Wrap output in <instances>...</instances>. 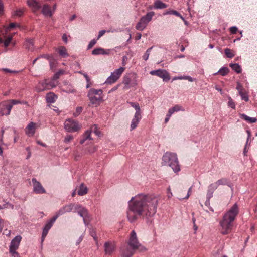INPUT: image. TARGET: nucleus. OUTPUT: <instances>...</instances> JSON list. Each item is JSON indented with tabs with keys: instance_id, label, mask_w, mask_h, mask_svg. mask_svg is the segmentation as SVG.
I'll return each instance as SVG.
<instances>
[{
	"instance_id": "obj_1",
	"label": "nucleus",
	"mask_w": 257,
	"mask_h": 257,
	"mask_svg": "<svg viewBox=\"0 0 257 257\" xmlns=\"http://www.w3.org/2000/svg\"><path fill=\"white\" fill-rule=\"evenodd\" d=\"M158 202V197L153 194H140L132 197L128 202V220L130 222L135 221L137 219L135 214L146 217L153 216L156 213Z\"/></svg>"
},
{
	"instance_id": "obj_2",
	"label": "nucleus",
	"mask_w": 257,
	"mask_h": 257,
	"mask_svg": "<svg viewBox=\"0 0 257 257\" xmlns=\"http://www.w3.org/2000/svg\"><path fill=\"white\" fill-rule=\"evenodd\" d=\"M239 212L238 206L235 203L223 215L222 219L220 221V232L223 235H226L230 233L233 222Z\"/></svg>"
},
{
	"instance_id": "obj_3",
	"label": "nucleus",
	"mask_w": 257,
	"mask_h": 257,
	"mask_svg": "<svg viewBox=\"0 0 257 257\" xmlns=\"http://www.w3.org/2000/svg\"><path fill=\"white\" fill-rule=\"evenodd\" d=\"M162 165L170 167L173 171L177 173L180 171V165L179 164L177 155L175 153L166 152L162 157Z\"/></svg>"
},
{
	"instance_id": "obj_4",
	"label": "nucleus",
	"mask_w": 257,
	"mask_h": 257,
	"mask_svg": "<svg viewBox=\"0 0 257 257\" xmlns=\"http://www.w3.org/2000/svg\"><path fill=\"white\" fill-rule=\"evenodd\" d=\"M88 97L91 103L97 107L103 101V91L100 89L91 88L88 91Z\"/></svg>"
},
{
	"instance_id": "obj_5",
	"label": "nucleus",
	"mask_w": 257,
	"mask_h": 257,
	"mask_svg": "<svg viewBox=\"0 0 257 257\" xmlns=\"http://www.w3.org/2000/svg\"><path fill=\"white\" fill-rule=\"evenodd\" d=\"M128 245L133 249H138L140 251L147 250L146 248L142 245L139 241L137 234L134 230H132L130 233V238L127 242Z\"/></svg>"
},
{
	"instance_id": "obj_6",
	"label": "nucleus",
	"mask_w": 257,
	"mask_h": 257,
	"mask_svg": "<svg viewBox=\"0 0 257 257\" xmlns=\"http://www.w3.org/2000/svg\"><path fill=\"white\" fill-rule=\"evenodd\" d=\"M125 70V68L121 67L115 69L111 73L110 75L106 79L105 84H112L115 83L120 77L122 74Z\"/></svg>"
},
{
	"instance_id": "obj_7",
	"label": "nucleus",
	"mask_w": 257,
	"mask_h": 257,
	"mask_svg": "<svg viewBox=\"0 0 257 257\" xmlns=\"http://www.w3.org/2000/svg\"><path fill=\"white\" fill-rule=\"evenodd\" d=\"M21 240L22 237L19 235L15 236L11 241L9 246V251L13 257H19V253L17 251V250L19 247Z\"/></svg>"
},
{
	"instance_id": "obj_8",
	"label": "nucleus",
	"mask_w": 257,
	"mask_h": 257,
	"mask_svg": "<svg viewBox=\"0 0 257 257\" xmlns=\"http://www.w3.org/2000/svg\"><path fill=\"white\" fill-rule=\"evenodd\" d=\"M81 126L77 121L72 119H68L64 122V128L67 132H74L79 131Z\"/></svg>"
},
{
	"instance_id": "obj_9",
	"label": "nucleus",
	"mask_w": 257,
	"mask_h": 257,
	"mask_svg": "<svg viewBox=\"0 0 257 257\" xmlns=\"http://www.w3.org/2000/svg\"><path fill=\"white\" fill-rule=\"evenodd\" d=\"M150 74L152 75H156L160 78L163 79L164 81H167L170 79L169 73L164 69H158L155 70H152L150 72Z\"/></svg>"
},
{
	"instance_id": "obj_10",
	"label": "nucleus",
	"mask_w": 257,
	"mask_h": 257,
	"mask_svg": "<svg viewBox=\"0 0 257 257\" xmlns=\"http://www.w3.org/2000/svg\"><path fill=\"white\" fill-rule=\"evenodd\" d=\"M12 110V105L8 100L0 102V116L9 115Z\"/></svg>"
},
{
	"instance_id": "obj_11",
	"label": "nucleus",
	"mask_w": 257,
	"mask_h": 257,
	"mask_svg": "<svg viewBox=\"0 0 257 257\" xmlns=\"http://www.w3.org/2000/svg\"><path fill=\"white\" fill-rule=\"evenodd\" d=\"M32 182L33 186V191L37 194H43L46 193V190L41 184L37 181L36 178H33Z\"/></svg>"
},
{
	"instance_id": "obj_12",
	"label": "nucleus",
	"mask_w": 257,
	"mask_h": 257,
	"mask_svg": "<svg viewBox=\"0 0 257 257\" xmlns=\"http://www.w3.org/2000/svg\"><path fill=\"white\" fill-rule=\"evenodd\" d=\"M75 205L73 204H70L69 205H65L59 209L55 216H57V218H58V217L60 215H62L66 213L70 212L72 211L73 209L75 210Z\"/></svg>"
},
{
	"instance_id": "obj_13",
	"label": "nucleus",
	"mask_w": 257,
	"mask_h": 257,
	"mask_svg": "<svg viewBox=\"0 0 257 257\" xmlns=\"http://www.w3.org/2000/svg\"><path fill=\"white\" fill-rule=\"evenodd\" d=\"M57 216H54L45 226L42 235V241H43L47 236L48 231L52 226L53 223L57 219Z\"/></svg>"
},
{
	"instance_id": "obj_14",
	"label": "nucleus",
	"mask_w": 257,
	"mask_h": 257,
	"mask_svg": "<svg viewBox=\"0 0 257 257\" xmlns=\"http://www.w3.org/2000/svg\"><path fill=\"white\" fill-rule=\"evenodd\" d=\"M36 128V123L34 122H31L25 128V133L28 136L32 137L35 134Z\"/></svg>"
},
{
	"instance_id": "obj_15",
	"label": "nucleus",
	"mask_w": 257,
	"mask_h": 257,
	"mask_svg": "<svg viewBox=\"0 0 257 257\" xmlns=\"http://www.w3.org/2000/svg\"><path fill=\"white\" fill-rule=\"evenodd\" d=\"M136 249L126 246H123L121 248V257H132L135 253Z\"/></svg>"
},
{
	"instance_id": "obj_16",
	"label": "nucleus",
	"mask_w": 257,
	"mask_h": 257,
	"mask_svg": "<svg viewBox=\"0 0 257 257\" xmlns=\"http://www.w3.org/2000/svg\"><path fill=\"white\" fill-rule=\"evenodd\" d=\"M27 4L34 12L37 11L41 8V5L37 0H27Z\"/></svg>"
},
{
	"instance_id": "obj_17",
	"label": "nucleus",
	"mask_w": 257,
	"mask_h": 257,
	"mask_svg": "<svg viewBox=\"0 0 257 257\" xmlns=\"http://www.w3.org/2000/svg\"><path fill=\"white\" fill-rule=\"evenodd\" d=\"M105 252L107 254H111L114 251L115 246L114 243L107 242L104 244Z\"/></svg>"
},
{
	"instance_id": "obj_18",
	"label": "nucleus",
	"mask_w": 257,
	"mask_h": 257,
	"mask_svg": "<svg viewBox=\"0 0 257 257\" xmlns=\"http://www.w3.org/2000/svg\"><path fill=\"white\" fill-rule=\"evenodd\" d=\"M75 210L77 211L78 214L83 218H85L88 215L87 210L83 207H82L79 205H75Z\"/></svg>"
},
{
	"instance_id": "obj_19",
	"label": "nucleus",
	"mask_w": 257,
	"mask_h": 257,
	"mask_svg": "<svg viewBox=\"0 0 257 257\" xmlns=\"http://www.w3.org/2000/svg\"><path fill=\"white\" fill-rule=\"evenodd\" d=\"M110 49L105 50L102 48H97L92 51V54L93 55H98L100 54L108 55L110 53Z\"/></svg>"
},
{
	"instance_id": "obj_20",
	"label": "nucleus",
	"mask_w": 257,
	"mask_h": 257,
	"mask_svg": "<svg viewBox=\"0 0 257 257\" xmlns=\"http://www.w3.org/2000/svg\"><path fill=\"white\" fill-rule=\"evenodd\" d=\"M141 119V115H134L130 125L131 131H132L137 127Z\"/></svg>"
},
{
	"instance_id": "obj_21",
	"label": "nucleus",
	"mask_w": 257,
	"mask_h": 257,
	"mask_svg": "<svg viewBox=\"0 0 257 257\" xmlns=\"http://www.w3.org/2000/svg\"><path fill=\"white\" fill-rule=\"evenodd\" d=\"M218 188L215 183H212L209 185L207 192V197L210 199L213 196V194L215 190Z\"/></svg>"
},
{
	"instance_id": "obj_22",
	"label": "nucleus",
	"mask_w": 257,
	"mask_h": 257,
	"mask_svg": "<svg viewBox=\"0 0 257 257\" xmlns=\"http://www.w3.org/2000/svg\"><path fill=\"white\" fill-rule=\"evenodd\" d=\"M148 24V23L142 17L140 21L137 24L136 28L138 30L143 31L146 27Z\"/></svg>"
},
{
	"instance_id": "obj_23",
	"label": "nucleus",
	"mask_w": 257,
	"mask_h": 257,
	"mask_svg": "<svg viewBox=\"0 0 257 257\" xmlns=\"http://www.w3.org/2000/svg\"><path fill=\"white\" fill-rule=\"evenodd\" d=\"M42 12L45 16L51 17L52 16V12L49 6L46 5H44L42 8Z\"/></svg>"
},
{
	"instance_id": "obj_24",
	"label": "nucleus",
	"mask_w": 257,
	"mask_h": 257,
	"mask_svg": "<svg viewBox=\"0 0 257 257\" xmlns=\"http://www.w3.org/2000/svg\"><path fill=\"white\" fill-rule=\"evenodd\" d=\"M240 117L242 119L250 123H255L257 121V119L255 117H250L245 114H240Z\"/></svg>"
},
{
	"instance_id": "obj_25",
	"label": "nucleus",
	"mask_w": 257,
	"mask_h": 257,
	"mask_svg": "<svg viewBox=\"0 0 257 257\" xmlns=\"http://www.w3.org/2000/svg\"><path fill=\"white\" fill-rule=\"evenodd\" d=\"M46 101L48 103H54L57 99V96L53 92H49L46 95Z\"/></svg>"
},
{
	"instance_id": "obj_26",
	"label": "nucleus",
	"mask_w": 257,
	"mask_h": 257,
	"mask_svg": "<svg viewBox=\"0 0 257 257\" xmlns=\"http://www.w3.org/2000/svg\"><path fill=\"white\" fill-rule=\"evenodd\" d=\"M91 130L89 129L87 130L83 135V138L80 141V144H83L87 140H92L91 137Z\"/></svg>"
},
{
	"instance_id": "obj_27",
	"label": "nucleus",
	"mask_w": 257,
	"mask_h": 257,
	"mask_svg": "<svg viewBox=\"0 0 257 257\" xmlns=\"http://www.w3.org/2000/svg\"><path fill=\"white\" fill-rule=\"evenodd\" d=\"M88 192V189L87 187L85 186L83 184H81L80 186L79 190L78 191V194L79 196H83L86 194Z\"/></svg>"
},
{
	"instance_id": "obj_28",
	"label": "nucleus",
	"mask_w": 257,
	"mask_h": 257,
	"mask_svg": "<svg viewBox=\"0 0 257 257\" xmlns=\"http://www.w3.org/2000/svg\"><path fill=\"white\" fill-rule=\"evenodd\" d=\"M128 103H129L132 107H134L135 109L136 112L135 113V115H141L140 106L138 103L129 102H128Z\"/></svg>"
},
{
	"instance_id": "obj_29",
	"label": "nucleus",
	"mask_w": 257,
	"mask_h": 257,
	"mask_svg": "<svg viewBox=\"0 0 257 257\" xmlns=\"http://www.w3.org/2000/svg\"><path fill=\"white\" fill-rule=\"evenodd\" d=\"M24 45L26 48L28 50H32L34 49V42L33 39H27Z\"/></svg>"
},
{
	"instance_id": "obj_30",
	"label": "nucleus",
	"mask_w": 257,
	"mask_h": 257,
	"mask_svg": "<svg viewBox=\"0 0 257 257\" xmlns=\"http://www.w3.org/2000/svg\"><path fill=\"white\" fill-rule=\"evenodd\" d=\"M167 7V5L159 0H156L154 2V8L155 9H164Z\"/></svg>"
},
{
	"instance_id": "obj_31",
	"label": "nucleus",
	"mask_w": 257,
	"mask_h": 257,
	"mask_svg": "<svg viewBox=\"0 0 257 257\" xmlns=\"http://www.w3.org/2000/svg\"><path fill=\"white\" fill-rule=\"evenodd\" d=\"M183 111V109H182V107L180 105H176L174 107L170 108L168 110V112L172 115L175 112H177L179 111Z\"/></svg>"
},
{
	"instance_id": "obj_32",
	"label": "nucleus",
	"mask_w": 257,
	"mask_h": 257,
	"mask_svg": "<svg viewBox=\"0 0 257 257\" xmlns=\"http://www.w3.org/2000/svg\"><path fill=\"white\" fill-rule=\"evenodd\" d=\"M58 52L59 54L63 57H67L68 56V54L67 52L66 48L64 46H61L58 48Z\"/></svg>"
},
{
	"instance_id": "obj_33",
	"label": "nucleus",
	"mask_w": 257,
	"mask_h": 257,
	"mask_svg": "<svg viewBox=\"0 0 257 257\" xmlns=\"http://www.w3.org/2000/svg\"><path fill=\"white\" fill-rule=\"evenodd\" d=\"M154 15V12H149L147 13L146 15L142 16L143 19L147 21V23H149L152 19V17Z\"/></svg>"
},
{
	"instance_id": "obj_34",
	"label": "nucleus",
	"mask_w": 257,
	"mask_h": 257,
	"mask_svg": "<svg viewBox=\"0 0 257 257\" xmlns=\"http://www.w3.org/2000/svg\"><path fill=\"white\" fill-rule=\"evenodd\" d=\"M230 66L233 70L237 73H240L241 71V68L238 64H230Z\"/></svg>"
},
{
	"instance_id": "obj_35",
	"label": "nucleus",
	"mask_w": 257,
	"mask_h": 257,
	"mask_svg": "<svg viewBox=\"0 0 257 257\" xmlns=\"http://www.w3.org/2000/svg\"><path fill=\"white\" fill-rule=\"evenodd\" d=\"M229 72V69L227 67H223L218 71L217 73L214 74V75L217 74V73L220 74L222 76L226 75Z\"/></svg>"
},
{
	"instance_id": "obj_36",
	"label": "nucleus",
	"mask_w": 257,
	"mask_h": 257,
	"mask_svg": "<svg viewBox=\"0 0 257 257\" xmlns=\"http://www.w3.org/2000/svg\"><path fill=\"white\" fill-rule=\"evenodd\" d=\"M228 183L227 180L226 178H221L218 180H217L214 183L216 185L217 187L220 185H225L227 184Z\"/></svg>"
},
{
	"instance_id": "obj_37",
	"label": "nucleus",
	"mask_w": 257,
	"mask_h": 257,
	"mask_svg": "<svg viewBox=\"0 0 257 257\" xmlns=\"http://www.w3.org/2000/svg\"><path fill=\"white\" fill-rule=\"evenodd\" d=\"M169 14L175 15H176L177 16L180 17L181 18L183 19V17L176 11H175V10H169V11H166L164 13V15H169Z\"/></svg>"
},
{
	"instance_id": "obj_38",
	"label": "nucleus",
	"mask_w": 257,
	"mask_h": 257,
	"mask_svg": "<svg viewBox=\"0 0 257 257\" xmlns=\"http://www.w3.org/2000/svg\"><path fill=\"white\" fill-rule=\"evenodd\" d=\"M239 94L240 95L241 99L242 100H244L246 102L248 101V100H249L248 96L245 91H240L239 93Z\"/></svg>"
},
{
	"instance_id": "obj_39",
	"label": "nucleus",
	"mask_w": 257,
	"mask_h": 257,
	"mask_svg": "<svg viewBox=\"0 0 257 257\" xmlns=\"http://www.w3.org/2000/svg\"><path fill=\"white\" fill-rule=\"evenodd\" d=\"M225 54L228 58H232L234 56V54L231 51V50L229 48H226L224 50Z\"/></svg>"
},
{
	"instance_id": "obj_40",
	"label": "nucleus",
	"mask_w": 257,
	"mask_h": 257,
	"mask_svg": "<svg viewBox=\"0 0 257 257\" xmlns=\"http://www.w3.org/2000/svg\"><path fill=\"white\" fill-rule=\"evenodd\" d=\"M131 79L127 77H124L123 80V83L125 85V88L127 89L130 87Z\"/></svg>"
},
{
	"instance_id": "obj_41",
	"label": "nucleus",
	"mask_w": 257,
	"mask_h": 257,
	"mask_svg": "<svg viewBox=\"0 0 257 257\" xmlns=\"http://www.w3.org/2000/svg\"><path fill=\"white\" fill-rule=\"evenodd\" d=\"M13 36H9L5 41H4V45L5 47H7L13 39Z\"/></svg>"
},
{
	"instance_id": "obj_42",
	"label": "nucleus",
	"mask_w": 257,
	"mask_h": 257,
	"mask_svg": "<svg viewBox=\"0 0 257 257\" xmlns=\"http://www.w3.org/2000/svg\"><path fill=\"white\" fill-rule=\"evenodd\" d=\"M97 150V147L96 146L92 145L91 146H90L87 149V151L89 154H92L95 152Z\"/></svg>"
},
{
	"instance_id": "obj_43",
	"label": "nucleus",
	"mask_w": 257,
	"mask_h": 257,
	"mask_svg": "<svg viewBox=\"0 0 257 257\" xmlns=\"http://www.w3.org/2000/svg\"><path fill=\"white\" fill-rule=\"evenodd\" d=\"M64 73H65V71L63 70H60L58 71L57 73H56L54 74V77H53V79H54V80L58 79L59 78L60 75L64 74Z\"/></svg>"
},
{
	"instance_id": "obj_44",
	"label": "nucleus",
	"mask_w": 257,
	"mask_h": 257,
	"mask_svg": "<svg viewBox=\"0 0 257 257\" xmlns=\"http://www.w3.org/2000/svg\"><path fill=\"white\" fill-rule=\"evenodd\" d=\"M228 106L231 108L234 109L235 108V103L233 102L232 99L230 97H228Z\"/></svg>"
},
{
	"instance_id": "obj_45",
	"label": "nucleus",
	"mask_w": 257,
	"mask_h": 257,
	"mask_svg": "<svg viewBox=\"0 0 257 257\" xmlns=\"http://www.w3.org/2000/svg\"><path fill=\"white\" fill-rule=\"evenodd\" d=\"M91 132L93 131L94 133L98 136L100 137L101 136V133L99 131H98L97 126L96 125H93L91 128Z\"/></svg>"
},
{
	"instance_id": "obj_46",
	"label": "nucleus",
	"mask_w": 257,
	"mask_h": 257,
	"mask_svg": "<svg viewBox=\"0 0 257 257\" xmlns=\"http://www.w3.org/2000/svg\"><path fill=\"white\" fill-rule=\"evenodd\" d=\"M8 101H9V104L12 105V108L13 105L21 103V101L16 99L8 100Z\"/></svg>"
},
{
	"instance_id": "obj_47",
	"label": "nucleus",
	"mask_w": 257,
	"mask_h": 257,
	"mask_svg": "<svg viewBox=\"0 0 257 257\" xmlns=\"http://www.w3.org/2000/svg\"><path fill=\"white\" fill-rule=\"evenodd\" d=\"M83 108L82 107H77L76 108L75 112L73 113L74 117H77L82 111Z\"/></svg>"
},
{
	"instance_id": "obj_48",
	"label": "nucleus",
	"mask_w": 257,
	"mask_h": 257,
	"mask_svg": "<svg viewBox=\"0 0 257 257\" xmlns=\"http://www.w3.org/2000/svg\"><path fill=\"white\" fill-rule=\"evenodd\" d=\"M65 92H66V93H74L75 92V89L73 88V87L69 85L68 86V88L66 89V90H64Z\"/></svg>"
},
{
	"instance_id": "obj_49",
	"label": "nucleus",
	"mask_w": 257,
	"mask_h": 257,
	"mask_svg": "<svg viewBox=\"0 0 257 257\" xmlns=\"http://www.w3.org/2000/svg\"><path fill=\"white\" fill-rule=\"evenodd\" d=\"M152 49V47L148 49L147 51H146L145 54L143 56V59L144 60L146 61L148 59L149 55H150V52Z\"/></svg>"
},
{
	"instance_id": "obj_50",
	"label": "nucleus",
	"mask_w": 257,
	"mask_h": 257,
	"mask_svg": "<svg viewBox=\"0 0 257 257\" xmlns=\"http://www.w3.org/2000/svg\"><path fill=\"white\" fill-rule=\"evenodd\" d=\"M96 42H97V40H95V39H93L89 43L88 45V47H87V49H90L91 48H92L93 46H94L95 44L96 43Z\"/></svg>"
},
{
	"instance_id": "obj_51",
	"label": "nucleus",
	"mask_w": 257,
	"mask_h": 257,
	"mask_svg": "<svg viewBox=\"0 0 257 257\" xmlns=\"http://www.w3.org/2000/svg\"><path fill=\"white\" fill-rule=\"evenodd\" d=\"M73 139V136H72V135H67V136L65 137V139H64V142H65V143H68V142H69L71 141Z\"/></svg>"
},
{
	"instance_id": "obj_52",
	"label": "nucleus",
	"mask_w": 257,
	"mask_h": 257,
	"mask_svg": "<svg viewBox=\"0 0 257 257\" xmlns=\"http://www.w3.org/2000/svg\"><path fill=\"white\" fill-rule=\"evenodd\" d=\"M16 27H19V25L16 23H11L9 25V26L7 28V30H9L10 29L13 28H15Z\"/></svg>"
},
{
	"instance_id": "obj_53",
	"label": "nucleus",
	"mask_w": 257,
	"mask_h": 257,
	"mask_svg": "<svg viewBox=\"0 0 257 257\" xmlns=\"http://www.w3.org/2000/svg\"><path fill=\"white\" fill-rule=\"evenodd\" d=\"M23 10L22 9H19L17 11H16L15 13V15L17 16H21L23 14Z\"/></svg>"
},
{
	"instance_id": "obj_54",
	"label": "nucleus",
	"mask_w": 257,
	"mask_h": 257,
	"mask_svg": "<svg viewBox=\"0 0 257 257\" xmlns=\"http://www.w3.org/2000/svg\"><path fill=\"white\" fill-rule=\"evenodd\" d=\"M236 88L238 90V93H239L240 91H243L242 85L239 82L237 83V86Z\"/></svg>"
},
{
	"instance_id": "obj_55",
	"label": "nucleus",
	"mask_w": 257,
	"mask_h": 257,
	"mask_svg": "<svg viewBox=\"0 0 257 257\" xmlns=\"http://www.w3.org/2000/svg\"><path fill=\"white\" fill-rule=\"evenodd\" d=\"M3 208H11V209H13L14 205H12V204L8 202L3 205Z\"/></svg>"
},
{
	"instance_id": "obj_56",
	"label": "nucleus",
	"mask_w": 257,
	"mask_h": 257,
	"mask_svg": "<svg viewBox=\"0 0 257 257\" xmlns=\"http://www.w3.org/2000/svg\"><path fill=\"white\" fill-rule=\"evenodd\" d=\"M237 31V28L235 26H232L230 28V31L232 34H235Z\"/></svg>"
},
{
	"instance_id": "obj_57",
	"label": "nucleus",
	"mask_w": 257,
	"mask_h": 257,
	"mask_svg": "<svg viewBox=\"0 0 257 257\" xmlns=\"http://www.w3.org/2000/svg\"><path fill=\"white\" fill-rule=\"evenodd\" d=\"M173 194L171 191V189L170 187L167 189V197L168 198H170L172 197Z\"/></svg>"
},
{
	"instance_id": "obj_58",
	"label": "nucleus",
	"mask_w": 257,
	"mask_h": 257,
	"mask_svg": "<svg viewBox=\"0 0 257 257\" xmlns=\"http://www.w3.org/2000/svg\"><path fill=\"white\" fill-rule=\"evenodd\" d=\"M127 60V57L126 56H123L122 62V64L123 66H125L126 65Z\"/></svg>"
},
{
	"instance_id": "obj_59",
	"label": "nucleus",
	"mask_w": 257,
	"mask_h": 257,
	"mask_svg": "<svg viewBox=\"0 0 257 257\" xmlns=\"http://www.w3.org/2000/svg\"><path fill=\"white\" fill-rule=\"evenodd\" d=\"M120 86V84H118L116 86H115V87H114L113 88H112L111 90H110L108 92V93H111L112 92H113L114 91H116L118 88V87Z\"/></svg>"
},
{
	"instance_id": "obj_60",
	"label": "nucleus",
	"mask_w": 257,
	"mask_h": 257,
	"mask_svg": "<svg viewBox=\"0 0 257 257\" xmlns=\"http://www.w3.org/2000/svg\"><path fill=\"white\" fill-rule=\"evenodd\" d=\"M4 11V5L2 0H0V15L2 14Z\"/></svg>"
},
{
	"instance_id": "obj_61",
	"label": "nucleus",
	"mask_w": 257,
	"mask_h": 257,
	"mask_svg": "<svg viewBox=\"0 0 257 257\" xmlns=\"http://www.w3.org/2000/svg\"><path fill=\"white\" fill-rule=\"evenodd\" d=\"M171 115H171V114H170L168 112V113H167V115H166V117L165 118V121H164V122H165V123H167L168 122V121H169V119H170V117L171 116Z\"/></svg>"
},
{
	"instance_id": "obj_62",
	"label": "nucleus",
	"mask_w": 257,
	"mask_h": 257,
	"mask_svg": "<svg viewBox=\"0 0 257 257\" xmlns=\"http://www.w3.org/2000/svg\"><path fill=\"white\" fill-rule=\"evenodd\" d=\"M105 30H101L99 32L97 39H99L101 36H102L105 33Z\"/></svg>"
},
{
	"instance_id": "obj_63",
	"label": "nucleus",
	"mask_w": 257,
	"mask_h": 257,
	"mask_svg": "<svg viewBox=\"0 0 257 257\" xmlns=\"http://www.w3.org/2000/svg\"><path fill=\"white\" fill-rule=\"evenodd\" d=\"M1 70L3 71H4V72H7V73H12V72H16L15 71H12V70H11L10 69H9L8 68H2Z\"/></svg>"
},
{
	"instance_id": "obj_64",
	"label": "nucleus",
	"mask_w": 257,
	"mask_h": 257,
	"mask_svg": "<svg viewBox=\"0 0 257 257\" xmlns=\"http://www.w3.org/2000/svg\"><path fill=\"white\" fill-rule=\"evenodd\" d=\"M62 39L65 42V43H67L68 42V39H67V36L66 35V34H63V36H62Z\"/></svg>"
}]
</instances>
